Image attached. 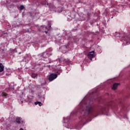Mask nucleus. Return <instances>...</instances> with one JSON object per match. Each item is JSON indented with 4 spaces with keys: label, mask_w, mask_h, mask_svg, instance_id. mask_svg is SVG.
I'll return each instance as SVG.
<instances>
[{
    "label": "nucleus",
    "mask_w": 130,
    "mask_h": 130,
    "mask_svg": "<svg viewBox=\"0 0 130 130\" xmlns=\"http://www.w3.org/2000/svg\"><path fill=\"white\" fill-rule=\"evenodd\" d=\"M110 105H105L104 106H98L96 108L93 105V102L90 99L84 98L78 106V111L83 113V117L85 119L90 118L91 116H98V114L107 113Z\"/></svg>",
    "instance_id": "1"
},
{
    "label": "nucleus",
    "mask_w": 130,
    "mask_h": 130,
    "mask_svg": "<svg viewBox=\"0 0 130 130\" xmlns=\"http://www.w3.org/2000/svg\"><path fill=\"white\" fill-rule=\"evenodd\" d=\"M57 78V75L55 74H51L49 77V81H53V80H55V79H56Z\"/></svg>",
    "instance_id": "2"
},
{
    "label": "nucleus",
    "mask_w": 130,
    "mask_h": 130,
    "mask_svg": "<svg viewBox=\"0 0 130 130\" xmlns=\"http://www.w3.org/2000/svg\"><path fill=\"white\" fill-rule=\"evenodd\" d=\"M94 53H95V52L94 51H92L91 52H90L88 54V58H90V60L92 61V59L93 57H94Z\"/></svg>",
    "instance_id": "3"
},
{
    "label": "nucleus",
    "mask_w": 130,
    "mask_h": 130,
    "mask_svg": "<svg viewBox=\"0 0 130 130\" xmlns=\"http://www.w3.org/2000/svg\"><path fill=\"white\" fill-rule=\"evenodd\" d=\"M119 83H114L113 85V86L112 87L111 89L113 91H115V90H117V88H118V86H119Z\"/></svg>",
    "instance_id": "4"
},
{
    "label": "nucleus",
    "mask_w": 130,
    "mask_h": 130,
    "mask_svg": "<svg viewBox=\"0 0 130 130\" xmlns=\"http://www.w3.org/2000/svg\"><path fill=\"white\" fill-rule=\"evenodd\" d=\"M21 117H16V122L18 124H20V123H21Z\"/></svg>",
    "instance_id": "5"
},
{
    "label": "nucleus",
    "mask_w": 130,
    "mask_h": 130,
    "mask_svg": "<svg viewBox=\"0 0 130 130\" xmlns=\"http://www.w3.org/2000/svg\"><path fill=\"white\" fill-rule=\"evenodd\" d=\"M120 115L121 116L122 118H125V116H126V115H125V113L123 112H120Z\"/></svg>",
    "instance_id": "6"
},
{
    "label": "nucleus",
    "mask_w": 130,
    "mask_h": 130,
    "mask_svg": "<svg viewBox=\"0 0 130 130\" xmlns=\"http://www.w3.org/2000/svg\"><path fill=\"white\" fill-rule=\"evenodd\" d=\"M4 65H3V63H0V73H2V72H4Z\"/></svg>",
    "instance_id": "7"
},
{
    "label": "nucleus",
    "mask_w": 130,
    "mask_h": 130,
    "mask_svg": "<svg viewBox=\"0 0 130 130\" xmlns=\"http://www.w3.org/2000/svg\"><path fill=\"white\" fill-rule=\"evenodd\" d=\"M35 105H38V104L39 106H42V105H43V104L41 102H35Z\"/></svg>",
    "instance_id": "8"
},
{
    "label": "nucleus",
    "mask_w": 130,
    "mask_h": 130,
    "mask_svg": "<svg viewBox=\"0 0 130 130\" xmlns=\"http://www.w3.org/2000/svg\"><path fill=\"white\" fill-rule=\"evenodd\" d=\"M23 99H20V100H18L19 103H20V104L24 103V101L23 100Z\"/></svg>",
    "instance_id": "9"
},
{
    "label": "nucleus",
    "mask_w": 130,
    "mask_h": 130,
    "mask_svg": "<svg viewBox=\"0 0 130 130\" xmlns=\"http://www.w3.org/2000/svg\"><path fill=\"white\" fill-rule=\"evenodd\" d=\"M119 105H120V106L122 107V108H123L124 107V104H123V103L120 102Z\"/></svg>",
    "instance_id": "10"
},
{
    "label": "nucleus",
    "mask_w": 130,
    "mask_h": 130,
    "mask_svg": "<svg viewBox=\"0 0 130 130\" xmlns=\"http://www.w3.org/2000/svg\"><path fill=\"white\" fill-rule=\"evenodd\" d=\"M37 76V74H35V73H32L31 74V77H32V78H34V79L36 78Z\"/></svg>",
    "instance_id": "11"
},
{
    "label": "nucleus",
    "mask_w": 130,
    "mask_h": 130,
    "mask_svg": "<svg viewBox=\"0 0 130 130\" xmlns=\"http://www.w3.org/2000/svg\"><path fill=\"white\" fill-rule=\"evenodd\" d=\"M2 95L3 96V97H6L7 96V93H5V92H2Z\"/></svg>",
    "instance_id": "12"
},
{
    "label": "nucleus",
    "mask_w": 130,
    "mask_h": 130,
    "mask_svg": "<svg viewBox=\"0 0 130 130\" xmlns=\"http://www.w3.org/2000/svg\"><path fill=\"white\" fill-rule=\"evenodd\" d=\"M24 8H25V7H24L23 6H20V10H21V11H22V10H24Z\"/></svg>",
    "instance_id": "13"
},
{
    "label": "nucleus",
    "mask_w": 130,
    "mask_h": 130,
    "mask_svg": "<svg viewBox=\"0 0 130 130\" xmlns=\"http://www.w3.org/2000/svg\"><path fill=\"white\" fill-rule=\"evenodd\" d=\"M90 95V94L88 93L86 95V97H89V96Z\"/></svg>",
    "instance_id": "14"
},
{
    "label": "nucleus",
    "mask_w": 130,
    "mask_h": 130,
    "mask_svg": "<svg viewBox=\"0 0 130 130\" xmlns=\"http://www.w3.org/2000/svg\"><path fill=\"white\" fill-rule=\"evenodd\" d=\"M126 44H127V45H128V44H129V43L126 42Z\"/></svg>",
    "instance_id": "15"
},
{
    "label": "nucleus",
    "mask_w": 130,
    "mask_h": 130,
    "mask_svg": "<svg viewBox=\"0 0 130 130\" xmlns=\"http://www.w3.org/2000/svg\"><path fill=\"white\" fill-rule=\"evenodd\" d=\"M45 33H46V34H47V31H45Z\"/></svg>",
    "instance_id": "16"
}]
</instances>
